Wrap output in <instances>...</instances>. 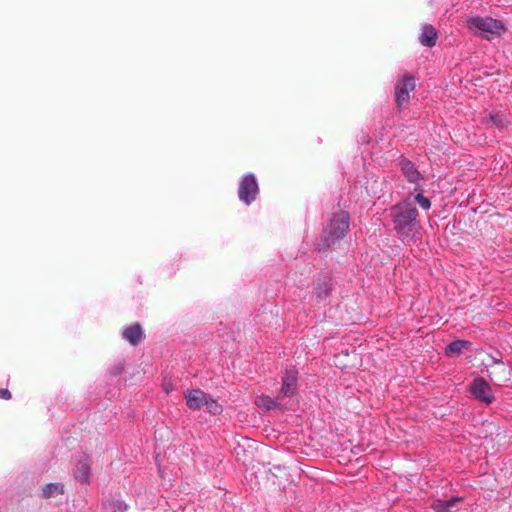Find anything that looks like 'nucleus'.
Listing matches in <instances>:
<instances>
[{
	"instance_id": "7",
	"label": "nucleus",
	"mask_w": 512,
	"mask_h": 512,
	"mask_svg": "<svg viewBox=\"0 0 512 512\" xmlns=\"http://www.w3.org/2000/svg\"><path fill=\"white\" fill-rule=\"evenodd\" d=\"M208 395L200 389L188 390L185 393L187 407L191 410L201 409L205 405Z\"/></svg>"
},
{
	"instance_id": "8",
	"label": "nucleus",
	"mask_w": 512,
	"mask_h": 512,
	"mask_svg": "<svg viewBox=\"0 0 512 512\" xmlns=\"http://www.w3.org/2000/svg\"><path fill=\"white\" fill-rule=\"evenodd\" d=\"M122 337L131 345H138L144 337L141 325L139 323H135L126 327L122 332Z\"/></svg>"
},
{
	"instance_id": "2",
	"label": "nucleus",
	"mask_w": 512,
	"mask_h": 512,
	"mask_svg": "<svg viewBox=\"0 0 512 512\" xmlns=\"http://www.w3.org/2000/svg\"><path fill=\"white\" fill-rule=\"evenodd\" d=\"M349 220V214L345 211L336 213L330 219L322 238V245L324 248H330L345 236L349 229Z\"/></svg>"
},
{
	"instance_id": "5",
	"label": "nucleus",
	"mask_w": 512,
	"mask_h": 512,
	"mask_svg": "<svg viewBox=\"0 0 512 512\" xmlns=\"http://www.w3.org/2000/svg\"><path fill=\"white\" fill-rule=\"evenodd\" d=\"M415 89L414 77L407 75L395 86V98L399 108L406 106L410 100V92Z\"/></svg>"
},
{
	"instance_id": "11",
	"label": "nucleus",
	"mask_w": 512,
	"mask_h": 512,
	"mask_svg": "<svg viewBox=\"0 0 512 512\" xmlns=\"http://www.w3.org/2000/svg\"><path fill=\"white\" fill-rule=\"evenodd\" d=\"M400 166L404 176L409 182L415 183L420 179V173L417 171L411 161L403 159L400 162Z\"/></svg>"
},
{
	"instance_id": "18",
	"label": "nucleus",
	"mask_w": 512,
	"mask_h": 512,
	"mask_svg": "<svg viewBox=\"0 0 512 512\" xmlns=\"http://www.w3.org/2000/svg\"><path fill=\"white\" fill-rule=\"evenodd\" d=\"M315 289L319 299L326 298L331 291L330 284L326 279L319 280Z\"/></svg>"
},
{
	"instance_id": "13",
	"label": "nucleus",
	"mask_w": 512,
	"mask_h": 512,
	"mask_svg": "<svg viewBox=\"0 0 512 512\" xmlns=\"http://www.w3.org/2000/svg\"><path fill=\"white\" fill-rule=\"evenodd\" d=\"M471 346V343L466 340H456L451 342L445 348V353L449 357H457L461 354L464 349H468Z\"/></svg>"
},
{
	"instance_id": "20",
	"label": "nucleus",
	"mask_w": 512,
	"mask_h": 512,
	"mask_svg": "<svg viewBox=\"0 0 512 512\" xmlns=\"http://www.w3.org/2000/svg\"><path fill=\"white\" fill-rule=\"evenodd\" d=\"M415 201L419 204V206L424 209V210H428L431 206V202L430 200L423 196L422 193H418L416 196H415Z\"/></svg>"
},
{
	"instance_id": "14",
	"label": "nucleus",
	"mask_w": 512,
	"mask_h": 512,
	"mask_svg": "<svg viewBox=\"0 0 512 512\" xmlns=\"http://www.w3.org/2000/svg\"><path fill=\"white\" fill-rule=\"evenodd\" d=\"M90 465L88 459L85 457L80 459L77 463L75 470V478L82 483L89 482Z\"/></svg>"
},
{
	"instance_id": "21",
	"label": "nucleus",
	"mask_w": 512,
	"mask_h": 512,
	"mask_svg": "<svg viewBox=\"0 0 512 512\" xmlns=\"http://www.w3.org/2000/svg\"><path fill=\"white\" fill-rule=\"evenodd\" d=\"M506 371H507V368H506L505 366H501V367H500V371H499V372L491 371V372L489 373V377H490V379H491L492 381H498V382H500V381L502 380V377H500L498 374H499V373H503V374H505V373H506Z\"/></svg>"
},
{
	"instance_id": "1",
	"label": "nucleus",
	"mask_w": 512,
	"mask_h": 512,
	"mask_svg": "<svg viewBox=\"0 0 512 512\" xmlns=\"http://www.w3.org/2000/svg\"><path fill=\"white\" fill-rule=\"evenodd\" d=\"M390 215L395 231L402 238L410 237L419 226L418 211L413 203L409 201L394 205L391 208Z\"/></svg>"
},
{
	"instance_id": "22",
	"label": "nucleus",
	"mask_w": 512,
	"mask_h": 512,
	"mask_svg": "<svg viewBox=\"0 0 512 512\" xmlns=\"http://www.w3.org/2000/svg\"><path fill=\"white\" fill-rule=\"evenodd\" d=\"M11 397H12V394L8 389H4V388L0 389V398L1 399L9 400V399H11Z\"/></svg>"
},
{
	"instance_id": "9",
	"label": "nucleus",
	"mask_w": 512,
	"mask_h": 512,
	"mask_svg": "<svg viewBox=\"0 0 512 512\" xmlns=\"http://www.w3.org/2000/svg\"><path fill=\"white\" fill-rule=\"evenodd\" d=\"M296 382V373L293 371H287L283 378L280 396H278L277 399L292 396L296 390Z\"/></svg>"
},
{
	"instance_id": "6",
	"label": "nucleus",
	"mask_w": 512,
	"mask_h": 512,
	"mask_svg": "<svg viewBox=\"0 0 512 512\" xmlns=\"http://www.w3.org/2000/svg\"><path fill=\"white\" fill-rule=\"evenodd\" d=\"M471 391L475 398L486 404H490L494 399L491 387L483 378H477L473 381Z\"/></svg>"
},
{
	"instance_id": "15",
	"label": "nucleus",
	"mask_w": 512,
	"mask_h": 512,
	"mask_svg": "<svg viewBox=\"0 0 512 512\" xmlns=\"http://www.w3.org/2000/svg\"><path fill=\"white\" fill-rule=\"evenodd\" d=\"M461 501L459 497H452L449 500L437 499L432 503V509L435 512H452V508Z\"/></svg>"
},
{
	"instance_id": "4",
	"label": "nucleus",
	"mask_w": 512,
	"mask_h": 512,
	"mask_svg": "<svg viewBox=\"0 0 512 512\" xmlns=\"http://www.w3.org/2000/svg\"><path fill=\"white\" fill-rule=\"evenodd\" d=\"M258 192L259 187L255 176L250 173L244 175L239 183V199L249 205L256 199Z\"/></svg>"
},
{
	"instance_id": "3",
	"label": "nucleus",
	"mask_w": 512,
	"mask_h": 512,
	"mask_svg": "<svg viewBox=\"0 0 512 512\" xmlns=\"http://www.w3.org/2000/svg\"><path fill=\"white\" fill-rule=\"evenodd\" d=\"M467 27L472 31H479L487 40L499 37L506 31V27L502 21L491 17H472L467 20Z\"/></svg>"
},
{
	"instance_id": "19",
	"label": "nucleus",
	"mask_w": 512,
	"mask_h": 512,
	"mask_svg": "<svg viewBox=\"0 0 512 512\" xmlns=\"http://www.w3.org/2000/svg\"><path fill=\"white\" fill-rule=\"evenodd\" d=\"M490 121L499 129H503L504 127L507 126V123H508L505 115H503L501 113L490 114Z\"/></svg>"
},
{
	"instance_id": "12",
	"label": "nucleus",
	"mask_w": 512,
	"mask_h": 512,
	"mask_svg": "<svg viewBox=\"0 0 512 512\" xmlns=\"http://www.w3.org/2000/svg\"><path fill=\"white\" fill-rule=\"evenodd\" d=\"M64 494V486L61 483H49L42 487L41 496L44 499L56 498Z\"/></svg>"
},
{
	"instance_id": "23",
	"label": "nucleus",
	"mask_w": 512,
	"mask_h": 512,
	"mask_svg": "<svg viewBox=\"0 0 512 512\" xmlns=\"http://www.w3.org/2000/svg\"><path fill=\"white\" fill-rule=\"evenodd\" d=\"M340 360V355H335L334 357V363L336 366H342V367H346L347 364L346 363H343L342 361H339Z\"/></svg>"
},
{
	"instance_id": "24",
	"label": "nucleus",
	"mask_w": 512,
	"mask_h": 512,
	"mask_svg": "<svg viewBox=\"0 0 512 512\" xmlns=\"http://www.w3.org/2000/svg\"><path fill=\"white\" fill-rule=\"evenodd\" d=\"M164 387V390L166 391V393H169L170 391H172L173 387H172V384L171 383H165L163 385Z\"/></svg>"
},
{
	"instance_id": "16",
	"label": "nucleus",
	"mask_w": 512,
	"mask_h": 512,
	"mask_svg": "<svg viewBox=\"0 0 512 512\" xmlns=\"http://www.w3.org/2000/svg\"><path fill=\"white\" fill-rule=\"evenodd\" d=\"M255 403L259 408H262L265 410H271V409L278 407V403L276 400H273L269 396H265V395L259 396L256 399Z\"/></svg>"
},
{
	"instance_id": "10",
	"label": "nucleus",
	"mask_w": 512,
	"mask_h": 512,
	"mask_svg": "<svg viewBox=\"0 0 512 512\" xmlns=\"http://www.w3.org/2000/svg\"><path fill=\"white\" fill-rule=\"evenodd\" d=\"M438 34L436 29L432 25H424L422 32L419 37V41L423 46L433 47L436 45Z\"/></svg>"
},
{
	"instance_id": "17",
	"label": "nucleus",
	"mask_w": 512,
	"mask_h": 512,
	"mask_svg": "<svg viewBox=\"0 0 512 512\" xmlns=\"http://www.w3.org/2000/svg\"><path fill=\"white\" fill-rule=\"evenodd\" d=\"M204 406L206 407L207 411L212 415H219L223 411L222 406L210 395H208Z\"/></svg>"
}]
</instances>
